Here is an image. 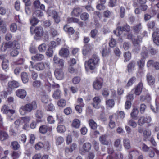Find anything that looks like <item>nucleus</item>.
Masks as SVG:
<instances>
[{"label":"nucleus","mask_w":159,"mask_h":159,"mask_svg":"<svg viewBox=\"0 0 159 159\" xmlns=\"http://www.w3.org/2000/svg\"><path fill=\"white\" fill-rule=\"evenodd\" d=\"M144 59L141 58V59L139 60L137 62V64L138 67L140 69H142L144 66L145 65Z\"/></svg>","instance_id":"51"},{"label":"nucleus","mask_w":159,"mask_h":159,"mask_svg":"<svg viewBox=\"0 0 159 159\" xmlns=\"http://www.w3.org/2000/svg\"><path fill=\"white\" fill-rule=\"evenodd\" d=\"M21 154V152H19L13 151L12 156L13 159H17Z\"/></svg>","instance_id":"64"},{"label":"nucleus","mask_w":159,"mask_h":159,"mask_svg":"<svg viewBox=\"0 0 159 159\" xmlns=\"http://www.w3.org/2000/svg\"><path fill=\"white\" fill-rule=\"evenodd\" d=\"M37 108V105L35 101H33L31 103L26 104L22 106L19 109V111L21 115H24L27 112H31L32 110H35Z\"/></svg>","instance_id":"2"},{"label":"nucleus","mask_w":159,"mask_h":159,"mask_svg":"<svg viewBox=\"0 0 159 159\" xmlns=\"http://www.w3.org/2000/svg\"><path fill=\"white\" fill-rule=\"evenodd\" d=\"M142 28V27L141 25V24L140 23H139L133 27V31L137 34L139 33Z\"/></svg>","instance_id":"43"},{"label":"nucleus","mask_w":159,"mask_h":159,"mask_svg":"<svg viewBox=\"0 0 159 159\" xmlns=\"http://www.w3.org/2000/svg\"><path fill=\"white\" fill-rule=\"evenodd\" d=\"M100 62V57L97 53L95 52L93 54L91 58L87 61V65L89 69L93 70L99 65Z\"/></svg>","instance_id":"1"},{"label":"nucleus","mask_w":159,"mask_h":159,"mask_svg":"<svg viewBox=\"0 0 159 159\" xmlns=\"http://www.w3.org/2000/svg\"><path fill=\"white\" fill-rule=\"evenodd\" d=\"M13 46H15L17 49L20 48V45L18 41L14 40L12 42L9 41L6 43H3L1 48V50L2 51H5L7 49L11 48Z\"/></svg>","instance_id":"3"},{"label":"nucleus","mask_w":159,"mask_h":159,"mask_svg":"<svg viewBox=\"0 0 159 159\" xmlns=\"http://www.w3.org/2000/svg\"><path fill=\"white\" fill-rule=\"evenodd\" d=\"M34 33L35 35V36L36 37H41L44 33L43 28L40 26L36 27L34 30Z\"/></svg>","instance_id":"10"},{"label":"nucleus","mask_w":159,"mask_h":159,"mask_svg":"<svg viewBox=\"0 0 159 159\" xmlns=\"http://www.w3.org/2000/svg\"><path fill=\"white\" fill-rule=\"evenodd\" d=\"M103 79L100 78H97L93 83V87L94 89L97 91L100 90L103 85Z\"/></svg>","instance_id":"6"},{"label":"nucleus","mask_w":159,"mask_h":159,"mask_svg":"<svg viewBox=\"0 0 159 159\" xmlns=\"http://www.w3.org/2000/svg\"><path fill=\"white\" fill-rule=\"evenodd\" d=\"M64 30L70 35H72L75 33V30L72 27H70L68 25L66 24L63 27Z\"/></svg>","instance_id":"27"},{"label":"nucleus","mask_w":159,"mask_h":159,"mask_svg":"<svg viewBox=\"0 0 159 159\" xmlns=\"http://www.w3.org/2000/svg\"><path fill=\"white\" fill-rule=\"evenodd\" d=\"M124 146L125 148L129 149L130 148L129 140L127 139H125L123 140Z\"/></svg>","instance_id":"52"},{"label":"nucleus","mask_w":159,"mask_h":159,"mask_svg":"<svg viewBox=\"0 0 159 159\" xmlns=\"http://www.w3.org/2000/svg\"><path fill=\"white\" fill-rule=\"evenodd\" d=\"M151 117L149 116H143L139 117L138 120V124L140 126H142L144 124H149L151 121Z\"/></svg>","instance_id":"7"},{"label":"nucleus","mask_w":159,"mask_h":159,"mask_svg":"<svg viewBox=\"0 0 159 159\" xmlns=\"http://www.w3.org/2000/svg\"><path fill=\"white\" fill-rule=\"evenodd\" d=\"M57 129L59 133L64 132L66 130L65 126L62 125H58L57 128Z\"/></svg>","instance_id":"53"},{"label":"nucleus","mask_w":159,"mask_h":159,"mask_svg":"<svg viewBox=\"0 0 159 159\" xmlns=\"http://www.w3.org/2000/svg\"><path fill=\"white\" fill-rule=\"evenodd\" d=\"M143 88V83L142 81H141L132 90L134 91V94L135 95H139L142 91Z\"/></svg>","instance_id":"9"},{"label":"nucleus","mask_w":159,"mask_h":159,"mask_svg":"<svg viewBox=\"0 0 159 159\" xmlns=\"http://www.w3.org/2000/svg\"><path fill=\"white\" fill-rule=\"evenodd\" d=\"M147 66L148 67L152 66L157 70H159V62L154 61L153 60H149L147 63Z\"/></svg>","instance_id":"15"},{"label":"nucleus","mask_w":159,"mask_h":159,"mask_svg":"<svg viewBox=\"0 0 159 159\" xmlns=\"http://www.w3.org/2000/svg\"><path fill=\"white\" fill-rule=\"evenodd\" d=\"M151 135V132L149 130H145L143 131V136L144 139L143 140L146 141V139L149 137Z\"/></svg>","instance_id":"47"},{"label":"nucleus","mask_w":159,"mask_h":159,"mask_svg":"<svg viewBox=\"0 0 159 159\" xmlns=\"http://www.w3.org/2000/svg\"><path fill=\"white\" fill-rule=\"evenodd\" d=\"M89 124L92 129L95 130L97 128V124L93 119H90L89 120Z\"/></svg>","instance_id":"38"},{"label":"nucleus","mask_w":159,"mask_h":159,"mask_svg":"<svg viewBox=\"0 0 159 159\" xmlns=\"http://www.w3.org/2000/svg\"><path fill=\"white\" fill-rule=\"evenodd\" d=\"M80 125V120L78 119H75L73 120L72 125L73 127L75 128H78L79 127Z\"/></svg>","instance_id":"42"},{"label":"nucleus","mask_w":159,"mask_h":159,"mask_svg":"<svg viewBox=\"0 0 159 159\" xmlns=\"http://www.w3.org/2000/svg\"><path fill=\"white\" fill-rule=\"evenodd\" d=\"M6 55H2L0 56V58L3 60L2 62V66L3 69H7L8 67L9 61L5 58Z\"/></svg>","instance_id":"17"},{"label":"nucleus","mask_w":159,"mask_h":159,"mask_svg":"<svg viewBox=\"0 0 159 159\" xmlns=\"http://www.w3.org/2000/svg\"><path fill=\"white\" fill-rule=\"evenodd\" d=\"M52 17L54 21L56 23H58L60 21V18L59 16L58 13L55 11H52Z\"/></svg>","instance_id":"30"},{"label":"nucleus","mask_w":159,"mask_h":159,"mask_svg":"<svg viewBox=\"0 0 159 159\" xmlns=\"http://www.w3.org/2000/svg\"><path fill=\"white\" fill-rule=\"evenodd\" d=\"M54 74L56 78L59 80H61L64 78V73L63 69L61 68L57 69L55 71Z\"/></svg>","instance_id":"14"},{"label":"nucleus","mask_w":159,"mask_h":159,"mask_svg":"<svg viewBox=\"0 0 159 159\" xmlns=\"http://www.w3.org/2000/svg\"><path fill=\"white\" fill-rule=\"evenodd\" d=\"M34 68L38 71H42L44 69H49L50 63L48 61L45 62H40L34 65Z\"/></svg>","instance_id":"4"},{"label":"nucleus","mask_w":159,"mask_h":159,"mask_svg":"<svg viewBox=\"0 0 159 159\" xmlns=\"http://www.w3.org/2000/svg\"><path fill=\"white\" fill-rule=\"evenodd\" d=\"M141 55L142 57L141 58L144 59H145L148 57V51L147 48L145 46L142 47V50L141 53Z\"/></svg>","instance_id":"32"},{"label":"nucleus","mask_w":159,"mask_h":159,"mask_svg":"<svg viewBox=\"0 0 159 159\" xmlns=\"http://www.w3.org/2000/svg\"><path fill=\"white\" fill-rule=\"evenodd\" d=\"M9 78V76L6 75L4 74H0V80L2 85L3 86H5L8 81V79Z\"/></svg>","instance_id":"25"},{"label":"nucleus","mask_w":159,"mask_h":159,"mask_svg":"<svg viewBox=\"0 0 159 159\" xmlns=\"http://www.w3.org/2000/svg\"><path fill=\"white\" fill-rule=\"evenodd\" d=\"M33 87L35 89L41 88L43 86V84L39 80H35L33 82L32 84Z\"/></svg>","instance_id":"37"},{"label":"nucleus","mask_w":159,"mask_h":159,"mask_svg":"<svg viewBox=\"0 0 159 159\" xmlns=\"http://www.w3.org/2000/svg\"><path fill=\"white\" fill-rule=\"evenodd\" d=\"M61 95V92L59 89H57L54 91L52 96L55 99H58L60 98Z\"/></svg>","instance_id":"44"},{"label":"nucleus","mask_w":159,"mask_h":159,"mask_svg":"<svg viewBox=\"0 0 159 159\" xmlns=\"http://www.w3.org/2000/svg\"><path fill=\"white\" fill-rule=\"evenodd\" d=\"M9 136L7 132L4 130L0 131V140L2 141L6 140L9 138Z\"/></svg>","instance_id":"24"},{"label":"nucleus","mask_w":159,"mask_h":159,"mask_svg":"<svg viewBox=\"0 0 159 159\" xmlns=\"http://www.w3.org/2000/svg\"><path fill=\"white\" fill-rule=\"evenodd\" d=\"M46 45L45 43H43L38 47V49L39 52H44L46 49Z\"/></svg>","instance_id":"58"},{"label":"nucleus","mask_w":159,"mask_h":159,"mask_svg":"<svg viewBox=\"0 0 159 159\" xmlns=\"http://www.w3.org/2000/svg\"><path fill=\"white\" fill-rule=\"evenodd\" d=\"M57 120L58 121L59 124H62L64 121V119L62 116L60 114H56Z\"/></svg>","instance_id":"62"},{"label":"nucleus","mask_w":159,"mask_h":159,"mask_svg":"<svg viewBox=\"0 0 159 159\" xmlns=\"http://www.w3.org/2000/svg\"><path fill=\"white\" fill-rule=\"evenodd\" d=\"M91 144L89 142H86L83 144L81 149L79 150L81 153L89 152L91 149Z\"/></svg>","instance_id":"12"},{"label":"nucleus","mask_w":159,"mask_h":159,"mask_svg":"<svg viewBox=\"0 0 159 159\" xmlns=\"http://www.w3.org/2000/svg\"><path fill=\"white\" fill-rule=\"evenodd\" d=\"M21 78L24 83H26L29 81V78L26 72H23L21 74Z\"/></svg>","instance_id":"36"},{"label":"nucleus","mask_w":159,"mask_h":159,"mask_svg":"<svg viewBox=\"0 0 159 159\" xmlns=\"http://www.w3.org/2000/svg\"><path fill=\"white\" fill-rule=\"evenodd\" d=\"M12 47H13V49L10 52V55L13 57L16 56L19 53L18 50L20 49L17 48L15 46H13Z\"/></svg>","instance_id":"45"},{"label":"nucleus","mask_w":159,"mask_h":159,"mask_svg":"<svg viewBox=\"0 0 159 159\" xmlns=\"http://www.w3.org/2000/svg\"><path fill=\"white\" fill-rule=\"evenodd\" d=\"M8 84V87L11 89L17 88L20 86L19 83L17 81L15 80L9 81Z\"/></svg>","instance_id":"22"},{"label":"nucleus","mask_w":159,"mask_h":159,"mask_svg":"<svg viewBox=\"0 0 159 159\" xmlns=\"http://www.w3.org/2000/svg\"><path fill=\"white\" fill-rule=\"evenodd\" d=\"M43 116V113L42 110H38L35 113V116L37 118L36 121L37 123L42 122V118Z\"/></svg>","instance_id":"19"},{"label":"nucleus","mask_w":159,"mask_h":159,"mask_svg":"<svg viewBox=\"0 0 159 159\" xmlns=\"http://www.w3.org/2000/svg\"><path fill=\"white\" fill-rule=\"evenodd\" d=\"M10 30L12 32H15L17 29V25L15 23H12L10 26Z\"/></svg>","instance_id":"59"},{"label":"nucleus","mask_w":159,"mask_h":159,"mask_svg":"<svg viewBox=\"0 0 159 159\" xmlns=\"http://www.w3.org/2000/svg\"><path fill=\"white\" fill-rule=\"evenodd\" d=\"M77 148V145L75 143H73L69 148H66V150L70 152H71Z\"/></svg>","instance_id":"57"},{"label":"nucleus","mask_w":159,"mask_h":159,"mask_svg":"<svg viewBox=\"0 0 159 159\" xmlns=\"http://www.w3.org/2000/svg\"><path fill=\"white\" fill-rule=\"evenodd\" d=\"M9 107L7 105L5 104L3 105L2 106L1 109V112L3 114H8L9 110Z\"/></svg>","instance_id":"50"},{"label":"nucleus","mask_w":159,"mask_h":159,"mask_svg":"<svg viewBox=\"0 0 159 159\" xmlns=\"http://www.w3.org/2000/svg\"><path fill=\"white\" fill-rule=\"evenodd\" d=\"M152 37L154 42L159 45V29L157 28L153 33Z\"/></svg>","instance_id":"13"},{"label":"nucleus","mask_w":159,"mask_h":159,"mask_svg":"<svg viewBox=\"0 0 159 159\" xmlns=\"http://www.w3.org/2000/svg\"><path fill=\"white\" fill-rule=\"evenodd\" d=\"M142 39L141 36H138L137 38H134L132 40V42L134 46V52L135 53H138L140 51V43L142 41Z\"/></svg>","instance_id":"5"},{"label":"nucleus","mask_w":159,"mask_h":159,"mask_svg":"<svg viewBox=\"0 0 159 159\" xmlns=\"http://www.w3.org/2000/svg\"><path fill=\"white\" fill-rule=\"evenodd\" d=\"M93 102L92 104L93 107L96 109H100V111L102 112H103L105 108L102 106L99 105V103L101 102V99L98 97H95L93 98Z\"/></svg>","instance_id":"8"},{"label":"nucleus","mask_w":159,"mask_h":159,"mask_svg":"<svg viewBox=\"0 0 159 159\" xmlns=\"http://www.w3.org/2000/svg\"><path fill=\"white\" fill-rule=\"evenodd\" d=\"M111 52L109 48H107V46L105 45L104 47L102 46V56L103 57H105L109 55Z\"/></svg>","instance_id":"29"},{"label":"nucleus","mask_w":159,"mask_h":159,"mask_svg":"<svg viewBox=\"0 0 159 159\" xmlns=\"http://www.w3.org/2000/svg\"><path fill=\"white\" fill-rule=\"evenodd\" d=\"M16 94L18 97L21 99H23L26 96L27 93L25 90L20 89L16 91Z\"/></svg>","instance_id":"20"},{"label":"nucleus","mask_w":159,"mask_h":159,"mask_svg":"<svg viewBox=\"0 0 159 159\" xmlns=\"http://www.w3.org/2000/svg\"><path fill=\"white\" fill-rule=\"evenodd\" d=\"M89 15L88 13L87 12H83L80 16V18L82 20L84 21H87L89 20Z\"/></svg>","instance_id":"39"},{"label":"nucleus","mask_w":159,"mask_h":159,"mask_svg":"<svg viewBox=\"0 0 159 159\" xmlns=\"http://www.w3.org/2000/svg\"><path fill=\"white\" fill-rule=\"evenodd\" d=\"M82 12L81 9L80 7L74 8L71 12V15L73 16L78 17L79 16L80 13Z\"/></svg>","instance_id":"34"},{"label":"nucleus","mask_w":159,"mask_h":159,"mask_svg":"<svg viewBox=\"0 0 159 159\" xmlns=\"http://www.w3.org/2000/svg\"><path fill=\"white\" fill-rule=\"evenodd\" d=\"M124 56L125 58L124 61L125 62L129 61L131 59V53L129 51L125 52Z\"/></svg>","instance_id":"41"},{"label":"nucleus","mask_w":159,"mask_h":159,"mask_svg":"<svg viewBox=\"0 0 159 159\" xmlns=\"http://www.w3.org/2000/svg\"><path fill=\"white\" fill-rule=\"evenodd\" d=\"M59 55L64 57H67L69 54L68 49L66 48H62L59 52Z\"/></svg>","instance_id":"28"},{"label":"nucleus","mask_w":159,"mask_h":159,"mask_svg":"<svg viewBox=\"0 0 159 159\" xmlns=\"http://www.w3.org/2000/svg\"><path fill=\"white\" fill-rule=\"evenodd\" d=\"M136 66L135 62L132 60L130 61L127 66V70L128 72H131L134 69Z\"/></svg>","instance_id":"26"},{"label":"nucleus","mask_w":159,"mask_h":159,"mask_svg":"<svg viewBox=\"0 0 159 159\" xmlns=\"http://www.w3.org/2000/svg\"><path fill=\"white\" fill-rule=\"evenodd\" d=\"M116 30L118 31V36H120L121 34L120 32L123 31L129 32L130 30V26L127 24L124 25L123 26H118L117 27Z\"/></svg>","instance_id":"16"},{"label":"nucleus","mask_w":159,"mask_h":159,"mask_svg":"<svg viewBox=\"0 0 159 159\" xmlns=\"http://www.w3.org/2000/svg\"><path fill=\"white\" fill-rule=\"evenodd\" d=\"M57 104L59 107L63 108L66 105V101L65 99H61L58 101Z\"/></svg>","instance_id":"46"},{"label":"nucleus","mask_w":159,"mask_h":159,"mask_svg":"<svg viewBox=\"0 0 159 159\" xmlns=\"http://www.w3.org/2000/svg\"><path fill=\"white\" fill-rule=\"evenodd\" d=\"M11 146L13 149L15 150H18L20 147V145L17 141H13L11 142Z\"/></svg>","instance_id":"56"},{"label":"nucleus","mask_w":159,"mask_h":159,"mask_svg":"<svg viewBox=\"0 0 159 159\" xmlns=\"http://www.w3.org/2000/svg\"><path fill=\"white\" fill-rule=\"evenodd\" d=\"M106 104L107 107L112 108L115 104L114 101L113 99H109L106 101Z\"/></svg>","instance_id":"49"},{"label":"nucleus","mask_w":159,"mask_h":159,"mask_svg":"<svg viewBox=\"0 0 159 159\" xmlns=\"http://www.w3.org/2000/svg\"><path fill=\"white\" fill-rule=\"evenodd\" d=\"M52 130V127L49 126L47 125H43L40 126L39 128V131L40 133L44 134L47 132H50Z\"/></svg>","instance_id":"11"},{"label":"nucleus","mask_w":159,"mask_h":159,"mask_svg":"<svg viewBox=\"0 0 159 159\" xmlns=\"http://www.w3.org/2000/svg\"><path fill=\"white\" fill-rule=\"evenodd\" d=\"M79 20L76 18L73 17L68 18L67 22L68 23H78Z\"/></svg>","instance_id":"54"},{"label":"nucleus","mask_w":159,"mask_h":159,"mask_svg":"<svg viewBox=\"0 0 159 159\" xmlns=\"http://www.w3.org/2000/svg\"><path fill=\"white\" fill-rule=\"evenodd\" d=\"M49 32L51 35L52 36V37H55L57 34V30L52 27H50Z\"/></svg>","instance_id":"60"},{"label":"nucleus","mask_w":159,"mask_h":159,"mask_svg":"<svg viewBox=\"0 0 159 159\" xmlns=\"http://www.w3.org/2000/svg\"><path fill=\"white\" fill-rule=\"evenodd\" d=\"M47 120L48 123L50 124H54L55 122L53 117L51 115L47 117Z\"/></svg>","instance_id":"63"},{"label":"nucleus","mask_w":159,"mask_h":159,"mask_svg":"<svg viewBox=\"0 0 159 159\" xmlns=\"http://www.w3.org/2000/svg\"><path fill=\"white\" fill-rule=\"evenodd\" d=\"M39 22V20L35 17H33L30 20V23L32 26H35Z\"/></svg>","instance_id":"48"},{"label":"nucleus","mask_w":159,"mask_h":159,"mask_svg":"<svg viewBox=\"0 0 159 159\" xmlns=\"http://www.w3.org/2000/svg\"><path fill=\"white\" fill-rule=\"evenodd\" d=\"M22 120H21V119L17 120L14 122V124L16 125V127L17 129L19 128L22 125Z\"/></svg>","instance_id":"61"},{"label":"nucleus","mask_w":159,"mask_h":159,"mask_svg":"<svg viewBox=\"0 0 159 159\" xmlns=\"http://www.w3.org/2000/svg\"><path fill=\"white\" fill-rule=\"evenodd\" d=\"M138 113L139 111L137 108L134 107L132 111L130 114L131 117L132 119L134 120L137 119Z\"/></svg>","instance_id":"33"},{"label":"nucleus","mask_w":159,"mask_h":159,"mask_svg":"<svg viewBox=\"0 0 159 159\" xmlns=\"http://www.w3.org/2000/svg\"><path fill=\"white\" fill-rule=\"evenodd\" d=\"M147 80L149 85L152 87L155 83V78L149 74L147 75Z\"/></svg>","instance_id":"23"},{"label":"nucleus","mask_w":159,"mask_h":159,"mask_svg":"<svg viewBox=\"0 0 159 159\" xmlns=\"http://www.w3.org/2000/svg\"><path fill=\"white\" fill-rule=\"evenodd\" d=\"M3 20L0 19V28L1 30L3 32L5 33L7 30V29L5 25L3 24Z\"/></svg>","instance_id":"55"},{"label":"nucleus","mask_w":159,"mask_h":159,"mask_svg":"<svg viewBox=\"0 0 159 159\" xmlns=\"http://www.w3.org/2000/svg\"><path fill=\"white\" fill-rule=\"evenodd\" d=\"M99 140L101 143L105 145H108L109 142L107 139V136L105 135H102L99 138Z\"/></svg>","instance_id":"31"},{"label":"nucleus","mask_w":159,"mask_h":159,"mask_svg":"<svg viewBox=\"0 0 159 159\" xmlns=\"http://www.w3.org/2000/svg\"><path fill=\"white\" fill-rule=\"evenodd\" d=\"M136 78L135 76L131 77L127 83L126 84V86L129 87L131 86L136 81Z\"/></svg>","instance_id":"40"},{"label":"nucleus","mask_w":159,"mask_h":159,"mask_svg":"<svg viewBox=\"0 0 159 159\" xmlns=\"http://www.w3.org/2000/svg\"><path fill=\"white\" fill-rule=\"evenodd\" d=\"M44 56L41 54H37L31 57V59L34 61H40L43 60L44 58Z\"/></svg>","instance_id":"35"},{"label":"nucleus","mask_w":159,"mask_h":159,"mask_svg":"<svg viewBox=\"0 0 159 159\" xmlns=\"http://www.w3.org/2000/svg\"><path fill=\"white\" fill-rule=\"evenodd\" d=\"M54 64L59 67L62 68L64 66V61L62 59H60L56 55L54 56L53 58Z\"/></svg>","instance_id":"18"},{"label":"nucleus","mask_w":159,"mask_h":159,"mask_svg":"<svg viewBox=\"0 0 159 159\" xmlns=\"http://www.w3.org/2000/svg\"><path fill=\"white\" fill-rule=\"evenodd\" d=\"M93 48L90 44H85L84 45V49L82 50L83 54L84 56H86L90 52Z\"/></svg>","instance_id":"21"}]
</instances>
